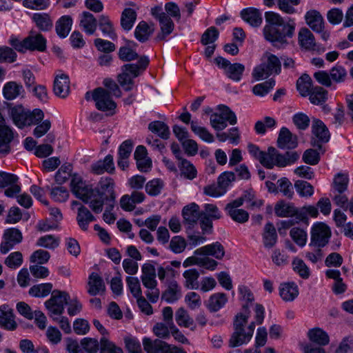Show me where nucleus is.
<instances>
[{"label": "nucleus", "mask_w": 353, "mask_h": 353, "mask_svg": "<svg viewBox=\"0 0 353 353\" xmlns=\"http://www.w3.org/2000/svg\"><path fill=\"white\" fill-rule=\"evenodd\" d=\"M312 81L307 74L302 75L296 82V88L302 97H307L311 93Z\"/></svg>", "instance_id": "obj_49"}, {"label": "nucleus", "mask_w": 353, "mask_h": 353, "mask_svg": "<svg viewBox=\"0 0 353 353\" xmlns=\"http://www.w3.org/2000/svg\"><path fill=\"white\" fill-rule=\"evenodd\" d=\"M242 205L241 199H235L228 203L225 208L230 217L235 222L243 223L248 221L249 214L247 211L239 208Z\"/></svg>", "instance_id": "obj_15"}, {"label": "nucleus", "mask_w": 353, "mask_h": 353, "mask_svg": "<svg viewBox=\"0 0 353 353\" xmlns=\"http://www.w3.org/2000/svg\"><path fill=\"white\" fill-rule=\"evenodd\" d=\"M254 321H251L247 328L249 331H254L256 326L261 325L264 319V307L261 304H256L254 308Z\"/></svg>", "instance_id": "obj_56"}, {"label": "nucleus", "mask_w": 353, "mask_h": 353, "mask_svg": "<svg viewBox=\"0 0 353 353\" xmlns=\"http://www.w3.org/2000/svg\"><path fill=\"white\" fill-rule=\"evenodd\" d=\"M99 26L105 36L108 37L111 39L117 38L112 23L108 17L101 15L99 19Z\"/></svg>", "instance_id": "obj_44"}, {"label": "nucleus", "mask_w": 353, "mask_h": 353, "mask_svg": "<svg viewBox=\"0 0 353 353\" xmlns=\"http://www.w3.org/2000/svg\"><path fill=\"white\" fill-rule=\"evenodd\" d=\"M275 85V81L272 79L263 83L254 85L252 88L253 93L259 97H263L267 94Z\"/></svg>", "instance_id": "obj_57"}, {"label": "nucleus", "mask_w": 353, "mask_h": 353, "mask_svg": "<svg viewBox=\"0 0 353 353\" xmlns=\"http://www.w3.org/2000/svg\"><path fill=\"white\" fill-rule=\"evenodd\" d=\"M274 212L279 217H292L294 216L298 219V210L294 204L285 203L283 201H278L274 206Z\"/></svg>", "instance_id": "obj_25"}, {"label": "nucleus", "mask_w": 353, "mask_h": 353, "mask_svg": "<svg viewBox=\"0 0 353 353\" xmlns=\"http://www.w3.org/2000/svg\"><path fill=\"white\" fill-rule=\"evenodd\" d=\"M90 208L94 213H100L103 210L104 203V197L97 193V190H93V195L89 198Z\"/></svg>", "instance_id": "obj_55"}, {"label": "nucleus", "mask_w": 353, "mask_h": 353, "mask_svg": "<svg viewBox=\"0 0 353 353\" xmlns=\"http://www.w3.org/2000/svg\"><path fill=\"white\" fill-rule=\"evenodd\" d=\"M72 25V19L70 16L61 17L56 23L57 34L61 38H65L70 32Z\"/></svg>", "instance_id": "obj_37"}, {"label": "nucleus", "mask_w": 353, "mask_h": 353, "mask_svg": "<svg viewBox=\"0 0 353 353\" xmlns=\"http://www.w3.org/2000/svg\"><path fill=\"white\" fill-rule=\"evenodd\" d=\"M290 235L299 246H304L306 244L307 235L304 230L299 228H293L290 232Z\"/></svg>", "instance_id": "obj_60"}, {"label": "nucleus", "mask_w": 353, "mask_h": 353, "mask_svg": "<svg viewBox=\"0 0 353 353\" xmlns=\"http://www.w3.org/2000/svg\"><path fill=\"white\" fill-rule=\"evenodd\" d=\"M242 19L253 27H258L262 23L261 12L252 8L243 9L241 12Z\"/></svg>", "instance_id": "obj_31"}, {"label": "nucleus", "mask_w": 353, "mask_h": 353, "mask_svg": "<svg viewBox=\"0 0 353 353\" xmlns=\"http://www.w3.org/2000/svg\"><path fill=\"white\" fill-rule=\"evenodd\" d=\"M293 270L303 279H307L310 276V270L305 263L299 258H294L292 263Z\"/></svg>", "instance_id": "obj_48"}, {"label": "nucleus", "mask_w": 353, "mask_h": 353, "mask_svg": "<svg viewBox=\"0 0 353 353\" xmlns=\"http://www.w3.org/2000/svg\"><path fill=\"white\" fill-rule=\"evenodd\" d=\"M309 99L312 104L321 105L327 98V92L322 87H315L309 94Z\"/></svg>", "instance_id": "obj_50"}, {"label": "nucleus", "mask_w": 353, "mask_h": 353, "mask_svg": "<svg viewBox=\"0 0 353 353\" xmlns=\"http://www.w3.org/2000/svg\"><path fill=\"white\" fill-rule=\"evenodd\" d=\"M8 114L14 124L20 129L34 125L41 122L44 118V113L41 109L37 108L31 111L21 105L9 107Z\"/></svg>", "instance_id": "obj_2"}, {"label": "nucleus", "mask_w": 353, "mask_h": 353, "mask_svg": "<svg viewBox=\"0 0 353 353\" xmlns=\"http://www.w3.org/2000/svg\"><path fill=\"white\" fill-rule=\"evenodd\" d=\"M17 326L13 309L8 304L0 305V327L5 330H14Z\"/></svg>", "instance_id": "obj_16"}, {"label": "nucleus", "mask_w": 353, "mask_h": 353, "mask_svg": "<svg viewBox=\"0 0 353 353\" xmlns=\"http://www.w3.org/2000/svg\"><path fill=\"white\" fill-rule=\"evenodd\" d=\"M278 192H282L283 196L288 198H292L294 194L293 187L292 183L286 177H283L278 180Z\"/></svg>", "instance_id": "obj_58"}, {"label": "nucleus", "mask_w": 353, "mask_h": 353, "mask_svg": "<svg viewBox=\"0 0 353 353\" xmlns=\"http://www.w3.org/2000/svg\"><path fill=\"white\" fill-rule=\"evenodd\" d=\"M279 160L278 151L273 147H269L267 152L263 151L259 161L265 168L272 169L274 165L277 166Z\"/></svg>", "instance_id": "obj_27"}, {"label": "nucleus", "mask_w": 353, "mask_h": 353, "mask_svg": "<svg viewBox=\"0 0 353 353\" xmlns=\"http://www.w3.org/2000/svg\"><path fill=\"white\" fill-rule=\"evenodd\" d=\"M23 240L21 232L15 228L6 229L3 234L2 241L0 243V252L6 254Z\"/></svg>", "instance_id": "obj_11"}, {"label": "nucleus", "mask_w": 353, "mask_h": 353, "mask_svg": "<svg viewBox=\"0 0 353 353\" xmlns=\"http://www.w3.org/2000/svg\"><path fill=\"white\" fill-rule=\"evenodd\" d=\"M144 350L148 353H187L183 349L160 340L143 339Z\"/></svg>", "instance_id": "obj_9"}, {"label": "nucleus", "mask_w": 353, "mask_h": 353, "mask_svg": "<svg viewBox=\"0 0 353 353\" xmlns=\"http://www.w3.org/2000/svg\"><path fill=\"white\" fill-rule=\"evenodd\" d=\"M279 295L284 301H292L299 295L298 285L294 282L281 283L279 285Z\"/></svg>", "instance_id": "obj_22"}, {"label": "nucleus", "mask_w": 353, "mask_h": 353, "mask_svg": "<svg viewBox=\"0 0 353 353\" xmlns=\"http://www.w3.org/2000/svg\"><path fill=\"white\" fill-rule=\"evenodd\" d=\"M94 219V216L87 208L83 205L78 207L77 221L81 230H87L90 223Z\"/></svg>", "instance_id": "obj_33"}, {"label": "nucleus", "mask_w": 353, "mask_h": 353, "mask_svg": "<svg viewBox=\"0 0 353 353\" xmlns=\"http://www.w3.org/2000/svg\"><path fill=\"white\" fill-rule=\"evenodd\" d=\"M79 26L88 34H93L97 30V21L92 14L83 12L80 16Z\"/></svg>", "instance_id": "obj_29"}, {"label": "nucleus", "mask_w": 353, "mask_h": 353, "mask_svg": "<svg viewBox=\"0 0 353 353\" xmlns=\"http://www.w3.org/2000/svg\"><path fill=\"white\" fill-rule=\"evenodd\" d=\"M149 63L147 57H141L137 64H125L122 67V73L118 76L120 85L125 91H130L132 88V78L139 75L140 70L145 69Z\"/></svg>", "instance_id": "obj_4"}, {"label": "nucleus", "mask_w": 353, "mask_h": 353, "mask_svg": "<svg viewBox=\"0 0 353 353\" xmlns=\"http://www.w3.org/2000/svg\"><path fill=\"white\" fill-rule=\"evenodd\" d=\"M105 289V285L101 277L97 273H92L89 276L88 293L92 296H95L101 292H104Z\"/></svg>", "instance_id": "obj_34"}, {"label": "nucleus", "mask_w": 353, "mask_h": 353, "mask_svg": "<svg viewBox=\"0 0 353 353\" xmlns=\"http://www.w3.org/2000/svg\"><path fill=\"white\" fill-rule=\"evenodd\" d=\"M37 245L48 249H54L59 245V239L52 235H46L38 239Z\"/></svg>", "instance_id": "obj_63"}, {"label": "nucleus", "mask_w": 353, "mask_h": 353, "mask_svg": "<svg viewBox=\"0 0 353 353\" xmlns=\"http://www.w3.org/2000/svg\"><path fill=\"white\" fill-rule=\"evenodd\" d=\"M24 92L23 85L16 81L7 82L3 88V97L7 100H14Z\"/></svg>", "instance_id": "obj_30"}, {"label": "nucleus", "mask_w": 353, "mask_h": 353, "mask_svg": "<svg viewBox=\"0 0 353 353\" xmlns=\"http://www.w3.org/2000/svg\"><path fill=\"white\" fill-rule=\"evenodd\" d=\"M185 279L184 286L189 290H197L199 288V283L198 279L199 272L196 269L192 268L185 270L183 273Z\"/></svg>", "instance_id": "obj_36"}, {"label": "nucleus", "mask_w": 353, "mask_h": 353, "mask_svg": "<svg viewBox=\"0 0 353 353\" xmlns=\"http://www.w3.org/2000/svg\"><path fill=\"white\" fill-rule=\"evenodd\" d=\"M281 72V62L279 58L269 52L263 57V62L253 70L252 77L256 81L277 74Z\"/></svg>", "instance_id": "obj_3"}, {"label": "nucleus", "mask_w": 353, "mask_h": 353, "mask_svg": "<svg viewBox=\"0 0 353 353\" xmlns=\"http://www.w3.org/2000/svg\"><path fill=\"white\" fill-rule=\"evenodd\" d=\"M92 172L96 174H103L104 172L113 173L114 171V165L113 157L110 154L107 155L103 160H99L91 165Z\"/></svg>", "instance_id": "obj_23"}, {"label": "nucleus", "mask_w": 353, "mask_h": 353, "mask_svg": "<svg viewBox=\"0 0 353 353\" xmlns=\"http://www.w3.org/2000/svg\"><path fill=\"white\" fill-rule=\"evenodd\" d=\"M152 15L159 20L161 30L157 36V39L162 41L170 34L174 28L173 21L163 11L161 7L156 6L151 10Z\"/></svg>", "instance_id": "obj_8"}, {"label": "nucleus", "mask_w": 353, "mask_h": 353, "mask_svg": "<svg viewBox=\"0 0 353 353\" xmlns=\"http://www.w3.org/2000/svg\"><path fill=\"white\" fill-rule=\"evenodd\" d=\"M70 188L72 192L85 203L89 201V198L93 195V190H94L86 185L81 176L77 174L72 176Z\"/></svg>", "instance_id": "obj_10"}, {"label": "nucleus", "mask_w": 353, "mask_h": 353, "mask_svg": "<svg viewBox=\"0 0 353 353\" xmlns=\"http://www.w3.org/2000/svg\"><path fill=\"white\" fill-rule=\"evenodd\" d=\"M175 320L176 323L185 328L190 327L194 325V320L192 319L188 311L183 307H179L175 312Z\"/></svg>", "instance_id": "obj_46"}, {"label": "nucleus", "mask_w": 353, "mask_h": 353, "mask_svg": "<svg viewBox=\"0 0 353 353\" xmlns=\"http://www.w3.org/2000/svg\"><path fill=\"white\" fill-rule=\"evenodd\" d=\"M69 299L70 296L66 292L54 290L52 292L50 299L45 302V306L50 316H60Z\"/></svg>", "instance_id": "obj_7"}, {"label": "nucleus", "mask_w": 353, "mask_h": 353, "mask_svg": "<svg viewBox=\"0 0 353 353\" xmlns=\"http://www.w3.org/2000/svg\"><path fill=\"white\" fill-rule=\"evenodd\" d=\"M178 166L180 174L185 179L192 180L196 177L197 171L194 165L185 159L179 161Z\"/></svg>", "instance_id": "obj_38"}, {"label": "nucleus", "mask_w": 353, "mask_h": 353, "mask_svg": "<svg viewBox=\"0 0 353 353\" xmlns=\"http://www.w3.org/2000/svg\"><path fill=\"white\" fill-rule=\"evenodd\" d=\"M141 272L142 283L148 289L145 295L152 303H156L159 300L160 291L157 288L154 266L150 263H144L141 267Z\"/></svg>", "instance_id": "obj_5"}, {"label": "nucleus", "mask_w": 353, "mask_h": 353, "mask_svg": "<svg viewBox=\"0 0 353 353\" xmlns=\"http://www.w3.org/2000/svg\"><path fill=\"white\" fill-rule=\"evenodd\" d=\"M312 132L321 141L327 142L330 139V133L325 124L319 119L312 121Z\"/></svg>", "instance_id": "obj_39"}, {"label": "nucleus", "mask_w": 353, "mask_h": 353, "mask_svg": "<svg viewBox=\"0 0 353 353\" xmlns=\"http://www.w3.org/2000/svg\"><path fill=\"white\" fill-rule=\"evenodd\" d=\"M331 236L330 226L323 222H316L311 228L310 245L318 248H323L329 243Z\"/></svg>", "instance_id": "obj_6"}, {"label": "nucleus", "mask_w": 353, "mask_h": 353, "mask_svg": "<svg viewBox=\"0 0 353 353\" xmlns=\"http://www.w3.org/2000/svg\"><path fill=\"white\" fill-rule=\"evenodd\" d=\"M250 316V311L248 305H243L241 311L238 312L234 317L233 327L236 331H244L245 325Z\"/></svg>", "instance_id": "obj_35"}, {"label": "nucleus", "mask_w": 353, "mask_h": 353, "mask_svg": "<svg viewBox=\"0 0 353 353\" xmlns=\"http://www.w3.org/2000/svg\"><path fill=\"white\" fill-rule=\"evenodd\" d=\"M276 121L270 117H265L263 119L258 121L255 123L254 129L257 134H264L266 130L272 129L276 125Z\"/></svg>", "instance_id": "obj_54"}, {"label": "nucleus", "mask_w": 353, "mask_h": 353, "mask_svg": "<svg viewBox=\"0 0 353 353\" xmlns=\"http://www.w3.org/2000/svg\"><path fill=\"white\" fill-rule=\"evenodd\" d=\"M265 17L269 23L263 28L265 39L276 48H285L289 43L288 39L294 34V21L289 18L285 23L283 19L274 12H266Z\"/></svg>", "instance_id": "obj_1"}, {"label": "nucleus", "mask_w": 353, "mask_h": 353, "mask_svg": "<svg viewBox=\"0 0 353 353\" xmlns=\"http://www.w3.org/2000/svg\"><path fill=\"white\" fill-rule=\"evenodd\" d=\"M154 32V28L150 26L146 22L141 21L137 26L134 32L136 38L141 42L147 41L149 37Z\"/></svg>", "instance_id": "obj_45"}, {"label": "nucleus", "mask_w": 353, "mask_h": 353, "mask_svg": "<svg viewBox=\"0 0 353 353\" xmlns=\"http://www.w3.org/2000/svg\"><path fill=\"white\" fill-rule=\"evenodd\" d=\"M181 296V287L175 280H172L168 283L167 288L162 293L161 299L167 303H172L176 301Z\"/></svg>", "instance_id": "obj_21"}, {"label": "nucleus", "mask_w": 353, "mask_h": 353, "mask_svg": "<svg viewBox=\"0 0 353 353\" xmlns=\"http://www.w3.org/2000/svg\"><path fill=\"white\" fill-rule=\"evenodd\" d=\"M215 63L221 68L224 70L225 75L234 81H239L241 79L245 66L239 63L232 64L228 60L219 57L214 59Z\"/></svg>", "instance_id": "obj_12"}, {"label": "nucleus", "mask_w": 353, "mask_h": 353, "mask_svg": "<svg viewBox=\"0 0 353 353\" xmlns=\"http://www.w3.org/2000/svg\"><path fill=\"white\" fill-rule=\"evenodd\" d=\"M52 289L51 283H42L33 285L29 290V294L34 297H43L48 295Z\"/></svg>", "instance_id": "obj_52"}, {"label": "nucleus", "mask_w": 353, "mask_h": 353, "mask_svg": "<svg viewBox=\"0 0 353 353\" xmlns=\"http://www.w3.org/2000/svg\"><path fill=\"white\" fill-rule=\"evenodd\" d=\"M278 146L281 148L293 149L297 145V137L294 135L287 128H282L280 130L278 140Z\"/></svg>", "instance_id": "obj_19"}, {"label": "nucleus", "mask_w": 353, "mask_h": 353, "mask_svg": "<svg viewBox=\"0 0 353 353\" xmlns=\"http://www.w3.org/2000/svg\"><path fill=\"white\" fill-rule=\"evenodd\" d=\"M294 188L301 197H310L314 194V187L305 181H296L294 183Z\"/></svg>", "instance_id": "obj_53"}, {"label": "nucleus", "mask_w": 353, "mask_h": 353, "mask_svg": "<svg viewBox=\"0 0 353 353\" xmlns=\"http://www.w3.org/2000/svg\"><path fill=\"white\" fill-rule=\"evenodd\" d=\"M187 246V242L185 239L181 236H175L170 241L169 247L170 250L176 254L183 252Z\"/></svg>", "instance_id": "obj_62"}, {"label": "nucleus", "mask_w": 353, "mask_h": 353, "mask_svg": "<svg viewBox=\"0 0 353 353\" xmlns=\"http://www.w3.org/2000/svg\"><path fill=\"white\" fill-rule=\"evenodd\" d=\"M190 128L192 131L203 141L208 143L214 142V138L213 134L206 128L199 125L194 121L190 122Z\"/></svg>", "instance_id": "obj_40"}, {"label": "nucleus", "mask_w": 353, "mask_h": 353, "mask_svg": "<svg viewBox=\"0 0 353 353\" xmlns=\"http://www.w3.org/2000/svg\"><path fill=\"white\" fill-rule=\"evenodd\" d=\"M196 255L212 256L216 259H221L225 255L223 246L219 242H215L196 249Z\"/></svg>", "instance_id": "obj_18"}, {"label": "nucleus", "mask_w": 353, "mask_h": 353, "mask_svg": "<svg viewBox=\"0 0 353 353\" xmlns=\"http://www.w3.org/2000/svg\"><path fill=\"white\" fill-rule=\"evenodd\" d=\"M54 94L60 98H65L70 92L69 77L63 72L58 73L54 81Z\"/></svg>", "instance_id": "obj_17"}, {"label": "nucleus", "mask_w": 353, "mask_h": 353, "mask_svg": "<svg viewBox=\"0 0 353 353\" xmlns=\"http://www.w3.org/2000/svg\"><path fill=\"white\" fill-rule=\"evenodd\" d=\"M251 332H232L229 345L232 347H235L247 344L252 339Z\"/></svg>", "instance_id": "obj_43"}, {"label": "nucleus", "mask_w": 353, "mask_h": 353, "mask_svg": "<svg viewBox=\"0 0 353 353\" xmlns=\"http://www.w3.org/2000/svg\"><path fill=\"white\" fill-rule=\"evenodd\" d=\"M305 22L313 31H320L324 28V21L320 12L316 10H311L305 15Z\"/></svg>", "instance_id": "obj_28"}, {"label": "nucleus", "mask_w": 353, "mask_h": 353, "mask_svg": "<svg viewBox=\"0 0 353 353\" xmlns=\"http://www.w3.org/2000/svg\"><path fill=\"white\" fill-rule=\"evenodd\" d=\"M137 19V13L132 8H125L123 11L121 17V25L125 30H130Z\"/></svg>", "instance_id": "obj_41"}, {"label": "nucleus", "mask_w": 353, "mask_h": 353, "mask_svg": "<svg viewBox=\"0 0 353 353\" xmlns=\"http://www.w3.org/2000/svg\"><path fill=\"white\" fill-rule=\"evenodd\" d=\"M126 283L130 292L136 299L142 296V292L139 280L137 277L128 276Z\"/></svg>", "instance_id": "obj_64"}, {"label": "nucleus", "mask_w": 353, "mask_h": 353, "mask_svg": "<svg viewBox=\"0 0 353 353\" xmlns=\"http://www.w3.org/2000/svg\"><path fill=\"white\" fill-rule=\"evenodd\" d=\"M299 158V154L296 152H287L284 154L279 153L278 167H285L288 165L294 163Z\"/></svg>", "instance_id": "obj_59"}, {"label": "nucleus", "mask_w": 353, "mask_h": 353, "mask_svg": "<svg viewBox=\"0 0 353 353\" xmlns=\"http://www.w3.org/2000/svg\"><path fill=\"white\" fill-rule=\"evenodd\" d=\"M201 213L199 212V207L197 204L192 203L185 206L182 210V216L185 223L190 225L197 222Z\"/></svg>", "instance_id": "obj_24"}, {"label": "nucleus", "mask_w": 353, "mask_h": 353, "mask_svg": "<svg viewBox=\"0 0 353 353\" xmlns=\"http://www.w3.org/2000/svg\"><path fill=\"white\" fill-rule=\"evenodd\" d=\"M114 181L110 177H102L99 181L97 190L98 194L103 195L106 194V197L116 198V194L114 192Z\"/></svg>", "instance_id": "obj_26"}, {"label": "nucleus", "mask_w": 353, "mask_h": 353, "mask_svg": "<svg viewBox=\"0 0 353 353\" xmlns=\"http://www.w3.org/2000/svg\"><path fill=\"white\" fill-rule=\"evenodd\" d=\"M28 50L43 52L46 49V39L40 33L31 32L26 38Z\"/></svg>", "instance_id": "obj_20"}, {"label": "nucleus", "mask_w": 353, "mask_h": 353, "mask_svg": "<svg viewBox=\"0 0 353 353\" xmlns=\"http://www.w3.org/2000/svg\"><path fill=\"white\" fill-rule=\"evenodd\" d=\"M277 235L273 224L268 223L264 228L263 243L266 248H272L276 242Z\"/></svg>", "instance_id": "obj_42"}, {"label": "nucleus", "mask_w": 353, "mask_h": 353, "mask_svg": "<svg viewBox=\"0 0 353 353\" xmlns=\"http://www.w3.org/2000/svg\"><path fill=\"white\" fill-rule=\"evenodd\" d=\"M99 345L94 339L85 338L81 341L79 350H83L88 353H95L99 350Z\"/></svg>", "instance_id": "obj_61"}, {"label": "nucleus", "mask_w": 353, "mask_h": 353, "mask_svg": "<svg viewBox=\"0 0 353 353\" xmlns=\"http://www.w3.org/2000/svg\"><path fill=\"white\" fill-rule=\"evenodd\" d=\"M92 99L95 102L96 108L101 111L106 112L114 110L116 107V103L111 99L108 90L98 88L92 93Z\"/></svg>", "instance_id": "obj_13"}, {"label": "nucleus", "mask_w": 353, "mask_h": 353, "mask_svg": "<svg viewBox=\"0 0 353 353\" xmlns=\"http://www.w3.org/2000/svg\"><path fill=\"white\" fill-rule=\"evenodd\" d=\"M299 43L300 46L309 50L316 51L318 53H323L325 51V48L319 45L315 41V38L311 31L303 28L299 32Z\"/></svg>", "instance_id": "obj_14"}, {"label": "nucleus", "mask_w": 353, "mask_h": 353, "mask_svg": "<svg viewBox=\"0 0 353 353\" xmlns=\"http://www.w3.org/2000/svg\"><path fill=\"white\" fill-rule=\"evenodd\" d=\"M149 130L161 137L162 139H168L170 134L168 126L162 121H156L151 122L148 126Z\"/></svg>", "instance_id": "obj_51"}, {"label": "nucleus", "mask_w": 353, "mask_h": 353, "mask_svg": "<svg viewBox=\"0 0 353 353\" xmlns=\"http://www.w3.org/2000/svg\"><path fill=\"white\" fill-rule=\"evenodd\" d=\"M32 19L37 26L43 31H48L52 27V21L46 13H35Z\"/></svg>", "instance_id": "obj_47"}, {"label": "nucleus", "mask_w": 353, "mask_h": 353, "mask_svg": "<svg viewBox=\"0 0 353 353\" xmlns=\"http://www.w3.org/2000/svg\"><path fill=\"white\" fill-rule=\"evenodd\" d=\"M228 298L224 293H215L210 296L206 307L211 312H215L221 310L227 303Z\"/></svg>", "instance_id": "obj_32"}]
</instances>
